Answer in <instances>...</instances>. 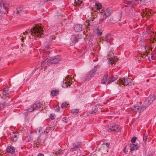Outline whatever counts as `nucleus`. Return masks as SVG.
<instances>
[{
    "instance_id": "30",
    "label": "nucleus",
    "mask_w": 156,
    "mask_h": 156,
    "mask_svg": "<svg viewBox=\"0 0 156 156\" xmlns=\"http://www.w3.org/2000/svg\"><path fill=\"white\" fill-rule=\"evenodd\" d=\"M79 112V110L78 109H72L71 111V113L73 114L77 113Z\"/></svg>"
},
{
    "instance_id": "14",
    "label": "nucleus",
    "mask_w": 156,
    "mask_h": 156,
    "mask_svg": "<svg viewBox=\"0 0 156 156\" xmlns=\"http://www.w3.org/2000/svg\"><path fill=\"white\" fill-rule=\"evenodd\" d=\"M83 26L82 25L77 24L75 26L74 28V30L77 32H79L83 30Z\"/></svg>"
},
{
    "instance_id": "59",
    "label": "nucleus",
    "mask_w": 156,
    "mask_h": 156,
    "mask_svg": "<svg viewBox=\"0 0 156 156\" xmlns=\"http://www.w3.org/2000/svg\"><path fill=\"white\" fill-rule=\"evenodd\" d=\"M0 156H3L2 155H1V154H0Z\"/></svg>"
},
{
    "instance_id": "46",
    "label": "nucleus",
    "mask_w": 156,
    "mask_h": 156,
    "mask_svg": "<svg viewBox=\"0 0 156 156\" xmlns=\"http://www.w3.org/2000/svg\"><path fill=\"white\" fill-rule=\"evenodd\" d=\"M62 151H59L58 152V154L60 155H62Z\"/></svg>"
},
{
    "instance_id": "26",
    "label": "nucleus",
    "mask_w": 156,
    "mask_h": 156,
    "mask_svg": "<svg viewBox=\"0 0 156 156\" xmlns=\"http://www.w3.org/2000/svg\"><path fill=\"white\" fill-rule=\"evenodd\" d=\"M95 5L98 10H100L102 7L100 3H96Z\"/></svg>"
},
{
    "instance_id": "31",
    "label": "nucleus",
    "mask_w": 156,
    "mask_h": 156,
    "mask_svg": "<svg viewBox=\"0 0 156 156\" xmlns=\"http://www.w3.org/2000/svg\"><path fill=\"white\" fill-rule=\"evenodd\" d=\"M146 2L145 0H140L139 3L142 5H145Z\"/></svg>"
},
{
    "instance_id": "11",
    "label": "nucleus",
    "mask_w": 156,
    "mask_h": 156,
    "mask_svg": "<svg viewBox=\"0 0 156 156\" xmlns=\"http://www.w3.org/2000/svg\"><path fill=\"white\" fill-rule=\"evenodd\" d=\"M71 39L73 43H76L79 41V39H80V38L78 34H76L75 35H73Z\"/></svg>"
},
{
    "instance_id": "16",
    "label": "nucleus",
    "mask_w": 156,
    "mask_h": 156,
    "mask_svg": "<svg viewBox=\"0 0 156 156\" xmlns=\"http://www.w3.org/2000/svg\"><path fill=\"white\" fill-rule=\"evenodd\" d=\"M141 107H140L138 105L134 106L133 107H132L131 109L133 111H134L136 112H138L140 113L143 111H141Z\"/></svg>"
},
{
    "instance_id": "24",
    "label": "nucleus",
    "mask_w": 156,
    "mask_h": 156,
    "mask_svg": "<svg viewBox=\"0 0 156 156\" xmlns=\"http://www.w3.org/2000/svg\"><path fill=\"white\" fill-rule=\"evenodd\" d=\"M111 38L112 37L110 34H107L105 37V40L107 41V42H108Z\"/></svg>"
},
{
    "instance_id": "17",
    "label": "nucleus",
    "mask_w": 156,
    "mask_h": 156,
    "mask_svg": "<svg viewBox=\"0 0 156 156\" xmlns=\"http://www.w3.org/2000/svg\"><path fill=\"white\" fill-rule=\"evenodd\" d=\"M24 9L23 7L22 6H20L17 9L16 12L17 14L21 15L23 14Z\"/></svg>"
},
{
    "instance_id": "34",
    "label": "nucleus",
    "mask_w": 156,
    "mask_h": 156,
    "mask_svg": "<svg viewBox=\"0 0 156 156\" xmlns=\"http://www.w3.org/2000/svg\"><path fill=\"white\" fill-rule=\"evenodd\" d=\"M55 114H51L50 115V118L51 119L53 120L55 119Z\"/></svg>"
},
{
    "instance_id": "41",
    "label": "nucleus",
    "mask_w": 156,
    "mask_h": 156,
    "mask_svg": "<svg viewBox=\"0 0 156 156\" xmlns=\"http://www.w3.org/2000/svg\"><path fill=\"white\" fill-rule=\"evenodd\" d=\"M55 108V110L57 111H59L60 110V108L58 106H56Z\"/></svg>"
},
{
    "instance_id": "54",
    "label": "nucleus",
    "mask_w": 156,
    "mask_h": 156,
    "mask_svg": "<svg viewBox=\"0 0 156 156\" xmlns=\"http://www.w3.org/2000/svg\"><path fill=\"white\" fill-rule=\"evenodd\" d=\"M44 62H41V65H43V64L44 63Z\"/></svg>"
},
{
    "instance_id": "1",
    "label": "nucleus",
    "mask_w": 156,
    "mask_h": 156,
    "mask_svg": "<svg viewBox=\"0 0 156 156\" xmlns=\"http://www.w3.org/2000/svg\"><path fill=\"white\" fill-rule=\"evenodd\" d=\"M44 30L42 27L41 25L37 24L33 28H31L30 30V33L31 35L34 36H37V37H43L44 35L42 33Z\"/></svg>"
},
{
    "instance_id": "57",
    "label": "nucleus",
    "mask_w": 156,
    "mask_h": 156,
    "mask_svg": "<svg viewBox=\"0 0 156 156\" xmlns=\"http://www.w3.org/2000/svg\"><path fill=\"white\" fill-rule=\"evenodd\" d=\"M154 55H155V56L156 57V52L155 53Z\"/></svg>"
},
{
    "instance_id": "6",
    "label": "nucleus",
    "mask_w": 156,
    "mask_h": 156,
    "mask_svg": "<svg viewBox=\"0 0 156 156\" xmlns=\"http://www.w3.org/2000/svg\"><path fill=\"white\" fill-rule=\"evenodd\" d=\"M81 147V144L80 142L74 143L73 144V147L70 149V151L73 152L79 150Z\"/></svg>"
},
{
    "instance_id": "52",
    "label": "nucleus",
    "mask_w": 156,
    "mask_h": 156,
    "mask_svg": "<svg viewBox=\"0 0 156 156\" xmlns=\"http://www.w3.org/2000/svg\"><path fill=\"white\" fill-rule=\"evenodd\" d=\"M126 148L125 147V148L124 149V152L125 153H126Z\"/></svg>"
},
{
    "instance_id": "3",
    "label": "nucleus",
    "mask_w": 156,
    "mask_h": 156,
    "mask_svg": "<svg viewBox=\"0 0 156 156\" xmlns=\"http://www.w3.org/2000/svg\"><path fill=\"white\" fill-rule=\"evenodd\" d=\"M98 68L94 66V69H92L89 72V73L87 74L83 79L84 81L89 80L91 78L94 77L96 74V72L98 71Z\"/></svg>"
},
{
    "instance_id": "13",
    "label": "nucleus",
    "mask_w": 156,
    "mask_h": 156,
    "mask_svg": "<svg viewBox=\"0 0 156 156\" xmlns=\"http://www.w3.org/2000/svg\"><path fill=\"white\" fill-rule=\"evenodd\" d=\"M7 152L8 153L13 154L15 153V149L12 146H9L6 149Z\"/></svg>"
},
{
    "instance_id": "44",
    "label": "nucleus",
    "mask_w": 156,
    "mask_h": 156,
    "mask_svg": "<svg viewBox=\"0 0 156 156\" xmlns=\"http://www.w3.org/2000/svg\"><path fill=\"white\" fill-rule=\"evenodd\" d=\"M113 82V80H112V79H110L108 81V84H110V83H112V82Z\"/></svg>"
},
{
    "instance_id": "9",
    "label": "nucleus",
    "mask_w": 156,
    "mask_h": 156,
    "mask_svg": "<svg viewBox=\"0 0 156 156\" xmlns=\"http://www.w3.org/2000/svg\"><path fill=\"white\" fill-rule=\"evenodd\" d=\"M151 103L149 101L148 98L144 101V105L141 108V111H143L146 108L150 105Z\"/></svg>"
},
{
    "instance_id": "32",
    "label": "nucleus",
    "mask_w": 156,
    "mask_h": 156,
    "mask_svg": "<svg viewBox=\"0 0 156 156\" xmlns=\"http://www.w3.org/2000/svg\"><path fill=\"white\" fill-rule=\"evenodd\" d=\"M34 110H35L34 108H33V106L32 105V107H31L30 108H29V109L27 110V111L28 112H31L33 111H34Z\"/></svg>"
},
{
    "instance_id": "62",
    "label": "nucleus",
    "mask_w": 156,
    "mask_h": 156,
    "mask_svg": "<svg viewBox=\"0 0 156 156\" xmlns=\"http://www.w3.org/2000/svg\"><path fill=\"white\" fill-rule=\"evenodd\" d=\"M93 156V155H92L90 156Z\"/></svg>"
},
{
    "instance_id": "50",
    "label": "nucleus",
    "mask_w": 156,
    "mask_h": 156,
    "mask_svg": "<svg viewBox=\"0 0 156 156\" xmlns=\"http://www.w3.org/2000/svg\"><path fill=\"white\" fill-rule=\"evenodd\" d=\"M145 54H144V55H148V52H147L146 51H145Z\"/></svg>"
},
{
    "instance_id": "51",
    "label": "nucleus",
    "mask_w": 156,
    "mask_h": 156,
    "mask_svg": "<svg viewBox=\"0 0 156 156\" xmlns=\"http://www.w3.org/2000/svg\"><path fill=\"white\" fill-rule=\"evenodd\" d=\"M28 33L27 31H26L25 32L23 33V34H27Z\"/></svg>"
},
{
    "instance_id": "38",
    "label": "nucleus",
    "mask_w": 156,
    "mask_h": 156,
    "mask_svg": "<svg viewBox=\"0 0 156 156\" xmlns=\"http://www.w3.org/2000/svg\"><path fill=\"white\" fill-rule=\"evenodd\" d=\"M103 144L105 145L107 147V149H108L109 148V144L107 143H104Z\"/></svg>"
},
{
    "instance_id": "60",
    "label": "nucleus",
    "mask_w": 156,
    "mask_h": 156,
    "mask_svg": "<svg viewBox=\"0 0 156 156\" xmlns=\"http://www.w3.org/2000/svg\"><path fill=\"white\" fill-rule=\"evenodd\" d=\"M8 98H9V96H8Z\"/></svg>"
},
{
    "instance_id": "47",
    "label": "nucleus",
    "mask_w": 156,
    "mask_h": 156,
    "mask_svg": "<svg viewBox=\"0 0 156 156\" xmlns=\"http://www.w3.org/2000/svg\"><path fill=\"white\" fill-rule=\"evenodd\" d=\"M147 10H146V11H145V12H144V14H145V15H148V14H149V13H148L147 12Z\"/></svg>"
},
{
    "instance_id": "49",
    "label": "nucleus",
    "mask_w": 156,
    "mask_h": 156,
    "mask_svg": "<svg viewBox=\"0 0 156 156\" xmlns=\"http://www.w3.org/2000/svg\"><path fill=\"white\" fill-rule=\"evenodd\" d=\"M146 156H153V154L151 153H150L147 154Z\"/></svg>"
},
{
    "instance_id": "4",
    "label": "nucleus",
    "mask_w": 156,
    "mask_h": 156,
    "mask_svg": "<svg viewBox=\"0 0 156 156\" xmlns=\"http://www.w3.org/2000/svg\"><path fill=\"white\" fill-rule=\"evenodd\" d=\"M108 128L111 131L117 132L120 131V127L119 125L115 124H110L108 127Z\"/></svg>"
},
{
    "instance_id": "33",
    "label": "nucleus",
    "mask_w": 156,
    "mask_h": 156,
    "mask_svg": "<svg viewBox=\"0 0 156 156\" xmlns=\"http://www.w3.org/2000/svg\"><path fill=\"white\" fill-rule=\"evenodd\" d=\"M68 118L65 117L63 118L62 119V121L66 123H67L68 122Z\"/></svg>"
},
{
    "instance_id": "20",
    "label": "nucleus",
    "mask_w": 156,
    "mask_h": 156,
    "mask_svg": "<svg viewBox=\"0 0 156 156\" xmlns=\"http://www.w3.org/2000/svg\"><path fill=\"white\" fill-rule=\"evenodd\" d=\"M51 44V43L50 42H49L47 41L45 42L44 43V46L45 47V49L46 50L49 49Z\"/></svg>"
},
{
    "instance_id": "58",
    "label": "nucleus",
    "mask_w": 156,
    "mask_h": 156,
    "mask_svg": "<svg viewBox=\"0 0 156 156\" xmlns=\"http://www.w3.org/2000/svg\"><path fill=\"white\" fill-rule=\"evenodd\" d=\"M39 140H40V139H39L37 140L38 141V142H39Z\"/></svg>"
},
{
    "instance_id": "37",
    "label": "nucleus",
    "mask_w": 156,
    "mask_h": 156,
    "mask_svg": "<svg viewBox=\"0 0 156 156\" xmlns=\"http://www.w3.org/2000/svg\"><path fill=\"white\" fill-rule=\"evenodd\" d=\"M104 79H105L106 81H107L109 79V78L108 75H105L103 77Z\"/></svg>"
},
{
    "instance_id": "15",
    "label": "nucleus",
    "mask_w": 156,
    "mask_h": 156,
    "mask_svg": "<svg viewBox=\"0 0 156 156\" xmlns=\"http://www.w3.org/2000/svg\"><path fill=\"white\" fill-rule=\"evenodd\" d=\"M140 147L139 145L138 144H131L130 145L131 151L136 150Z\"/></svg>"
},
{
    "instance_id": "22",
    "label": "nucleus",
    "mask_w": 156,
    "mask_h": 156,
    "mask_svg": "<svg viewBox=\"0 0 156 156\" xmlns=\"http://www.w3.org/2000/svg\"><path fill=\"white\" fill-rule=\"evenodd\" d=\"M51 93L53 96H56L59 93V90H52L51 91Z\"/></svg>"
},
{
    "instance_id": "48",
    "label": "nucleus",
    "mask_w": 156,
    "mask_h": 156,
    "mask_svg": "<svg viewBox=\"0 0 156 156\" xmlns=\"http://www.w3.org/2000/svg\"><path fill=\"white\" fill-rule=\"evenodd\" d=\"M37 156H44V155L41 153H39Z\"/></svg>"
},
{
    "instance_id": "21",
    "label": "nucleus",
    "mask_w": 156,
    "mask_h": 156,
    "mask_svg": "<svg viewBox=\"0 0 156 156\" xmlns=\"http://www.w3.org/2000/svg\"><path fill=\"white\" fill-rule=\"evenodd\" d=\"M115 22V20L112 17H111L109 18L107 20L106 23H114Z\"/></svg>"
},
{
    "instance_id": "39",
    "label": "nucleus",
    "mask_w": 156,
    "mask_h": 156,
    "mask_svg": "<svg viewBox=\"0 0 156 156\" xmlns=\"http://www.w3.org/2000/svg\"><path fill=\"white\" fill-rule=\"evenodd\" d=\"M5 105V103H3V104H0V111L4 107V106Z\"/></svg>"
},
{
    "instance_id": "53",
    "label": "nucleus",
    "mask_w": 156,
    "mask_h": 156,
    "mask_svg": "<svg viewBox=\"0 0 156 156\" xmlns=\"http://www.w3.org/2000/svg\"><path fill=\"white\" fill-rule=\"evenodd\" d=\"M23 37H22L21 38V40L22 41H23Z\"/></svg>"
},
{
    "instance_id": "61",
    "label": "nucleus",
    "mask_w": 156,
    "mask_h": 156,
    "mask_svg": "<svg viewBox=\"0 0 156 156\" xmlns=\"http://www.w3.org/2000/svg\"><path fill=\"white\" fill-rule=\"evenodd\" d=\"M5 98H6L5 96Z\"/></svg>"
},
{
    "instance_id": "43",
    "label": "nucleus",
    "mask_w": 156,
    "mask_h": 156,
    "mask_svg": "<svg viewBox=\"0 0 156 156\" xmlns=\"http://www.w3.org/2000/svg\"><path fill=\"white\" fill-rule=\"evenodd\" d=\"M106 81L103 78L102 80H101V83L103 84H105L106 82Z\"/></svg>"
},
{
    "instance_id": "10",
    "label": "nucleus",
    "mask_w": 156,
    "mask_h": 156,
    "mask_svg": "<svg viewBox=\"0 0 156 156\" xmlns=\"http://www.w3.org/2000/svg\"><path fill=\"white\" fill-rule=\"evenodd\" d=\"M68 77H67L65 78V79L63 81V83L62 85V86L63 87H70L71 86V83H70L69 80H68Z\"/></svg>"
},
{
    "instance_id": "42",
    "label": "nucleus",
    "mask_w": 156,
    "mask_h": 156,
    "mask_svg": "<svg viewBox=\"0 0 156 156\" xmlns=\"http://www.w3.org/2000/svg\"><path fill=\"white\" fill-rule=\"evenodd\" d=\"M117 76H116L115 77H113V76L112 77V80H113V81L117 79Z\"/></svg>"
},
{
    "instance_id": "29",
    "label": "nucleus",
    "mask_w": 156,
    "mask_h": 156,
    "mask_svg": "<svg viewBox=\"0 0 156 156\" xmlns=\"http://www.w3.org/2000/svg\"><path fill=\"white\" fill-rule=\"evenodd\" d=\"M4 95H6L9 94L8 90L7 89H5L3 90L2 93Z\"/></svg>"
},
{
    "instance_id": "18",
    "label": "nucleus",
    "mask_w": 156,
    "mask_h": 156,
    "mask_svg": "<svg viewBox=\"0 0 156 156\" xmlns=\"http://www.w3.org/2000/svg\"><path fill=\"white\" fill-rule=\"evenodd\" d=\"M118 60L117 57L116 56H114L113 58H109V61L111 64L112 65L115 63Z\"/></svg>"
},
{
    "instance_id": "5",
    "label": "nucleus",
    "mask_w": 156,
    "mask_h": 156,
    "mask_svg": "<svg viewBox=\"0 0 156 156\" xmlns=\"http://www.w3.org/2000/svg\"><path fill=\"white\" fill-rule=\"evenodd\" d=\"M132 80H131L130 78H123L122 79H120L119 81L120 85H124V86H127L129 84H131L132 83L131 81Z\"/></svg>"
},
{
    "instance_id": "63",
    "label": "nucleus",
    "mask_w": 156,
    "mask_h": 156,
    "mask_svg": "<svg viewBox=\"0 0 156 156\" xmlns=\"http://www.w3.org/2000/svg\"><path fill=\"white\" fill-rule=\"evenodd\" d=\"M93 155V156H94V155Z\"/></svg>"
},
{
    "instance_id": "23",
    "label": "nucleus",
    "mask_w": 156,
    "mask_h": 156,
    "mask_svg": "<svg viewBox=\"0 0 156 156\" xmlns=\"http://www.w3.org/2000/svg\"><path fill=\"white\" fill-rule=\"evenodd\" d=\"M147 98L151 103L155 99V97L152 95L149 96Z\"/></svg>"
},
{
    "instance_id": "19",
    "label": "nucleus",
    "mask_w": 156,
    "mask_h": 156,
    "mask_svg": "<svg viewBox=\"0 0 156 156\" xmlns=\"http://www.w3.org/2000/svg\"><path fill=\"white\" fill-rule=\"evenodd\" d=\"M11 140L13 141H16L18 139L16 134L13 133L11 136Z\"/></svg>"
},
{
    "instance_id": "12",
    "label": "nucleus",
    "mask_w": 156,
    "mask_h": 156,
    "mask_svg": "<svg viewBox=\"0 0 156 156\" xmlns=\"http://www.w3.org/2000/svg\"><path fill=\"white\" fill-rule=\"evenodd\" d=\"M42 105V104H41L39 101H37L35 102L34 104H33V108H34L35 110H36L39 109L40 108H41Z\"/></svg>"
},
{
    "instance_id": "2",
    "label": "nucleus",
    "mask_w": 156,
    "mask_h": 156,
    "mask_svg": "<svg viewBox=\"0 0 156 156\" xmlns=\"http://www.w3.org/2000/svg\"><path fill=\"white\" fill-rule=\"evenodd\" d=\"M10 2L8 1H2L0 2V15L2 16L8 12Z\"/></svg>"
},
{
    "instance_id": "25",
    "label": "nucleus",
    "mask_w": 156,
    "mask_h": 156,
    "mask_svg": "<svg viewBox=\"0 0 156 156\" xmlns=\"http://www.w3.org/2000/svg\"><path fill=\"white\" fill-rule=\"evenodd\" d=\"M96 33L98 36H101L102 34V31L98 28L96 29Z\"/></svg>"
},
{
    "instance_id": "45",
    "label": "nucleus",
    "mask_w": 156,
    "mask_h": 156,
    "mask_svg": "<svg viewBox=\"0 0 156 156\" xmlns=\"http://www.w3.org/2000/svg\"><path fill=\"white\" fill-rule=\"evenodd\" d=\"M147 140V136H145L143 137V140H144L145 141H146Z\"/></svg>"
},
{
    "instance_id": "7",
    "label": "nucleus",
    "mask_w": 156,
    "mask_h": 156,
    "mask_svg": "<svg viewBox=\"0 0 156 156\" xmlns=\"http://www.w3.org/2000/svg\"><path fill=\"white\" fill-rule=\"evenodd\" d=\"M60 60L59 56L57 55L54 57H51L48 60L49 62L51 64L58 63Z\"/></svg>"
},
{
    "instance_id": "35",
    "label": "nucleus",
    "mask_w": 156,
    "mask_h": 156,
    "mask_svg": "<svg viewBox=\"0 0 156 156\" xmlns=\"http://www.w3.org/2000/svg\"><path fill=\"white\" fill-rule=\"evenodd\" d=\"M137 138L136 137H133L131 140V142L132 143H134L136 139Z\"/></svg>"
},
{
    "instance_id": "28",
    "label": "nucleus",
    "mask_w": 156,
    "mask_h": 156,
    "mask_svg": "<svg viewBox=\"0 0 156 156\" xmlns=\"http://www.w3.org/2000/svg\"><path fill=\"white\" fill-rule=\"evenodd\" d=\"M98 111V108L96 107V106H95V107L94 108V110H93L92 111L90 112V114H93V113H95L97 112Z\"/></svg>"
},
{
    "instance_id": "36",
    "label": "nucleus",
    "mask_w": 156,
    "mask_h": 156,
    "mask_svg": "<svg viewBox=\"0 0 156 156\" xmlns=\"http://www.w3.org/2000/svg\"><path fill=\"white\" fill-rule=\"evenodd\" d=\"M75 2L78 4H80L82 2V0H75Z\"/></svg>"
},
{
    "instance_id": "27",
    "label": "nucleus",
    "mask_w": 156,
    "mask_h": 156,
    "mask_svg": "<svg viewBox=\"0 0 156 156\" xmlns=\"http://www.w3.org/2000/svg\"><path fill=\"white\" fill-rule=\"evenodd\" d=\"M68 104L66 102H63L61 105V107L62 108L67 107Z\"/></svg>"
},
{
    "instance_id": "56",
    "label": "nucleus",
    "mask_w": 156,
    "mask_h": 156,
    "mask_svg": "<svg viewBox=\"0 0 156 156\" xmlns=\"http://www.w3.org/2000/svg\"><path fill=\"white\" fill-rule=\"evenodd\" d=\"M149 80H147V82H148L149 81Z\"/></svg>"
},
{
    "instance_id": "40",
    "label": "nucleus",
    "mask_w": 156,
    "mask_h": 156,
    "mask_svg": "<svg viewBox=\"0 0 156 156\" xmlns=\"http://www.w3.org/2000/svg\"><path fill=\"white\" fill-rule=\"evenodd\" d=\"M96 107H97V108H99L100 109H101L103 108V106L102 105H96Z\"/></svg>"
},
{
    "instance_id": "55",
    "label": "nucleus",
    "mask_w": 156,
    "mask_h": 156,
    "mask_svg": "<svg viewBox=\"0 0 156 156\" xmlns=\"http://www.w3.org/2000/svg\"><path fill=\"white\" fill-rule=\"evenodd\" d=\"M54 37V38H53V37H52V40L53 39H54L55 38V37Z\"/></svg>"
},
{
    "instance_id": "8",
    "label": "nucleus",
    "mask_w": 156,
    "mask_h": 156,
    "mask_svg": "<svg viewBox=\"0 0 156 156\" xmlns=\"http://www.w3.org/2000/svg\"><path fill=\"white\" fill-rule=\"evenodd\" d=\"M101 18L100 20V21L101 22L106 18V17H108L110 15V13L107 11H104L101 14Z\"/></svg>"
}]
</instances>
